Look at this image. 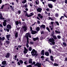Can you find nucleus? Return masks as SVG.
Here are the masks:
<instances>
[{"label":"nucleus","mask_w":67,"mask_h":67,"mask_svg":"<svg viewBox=\"0 0 67 67\" xmlns=\"http://www.w3.org/2000/svg\"><path fill=\"white\" fill-rule=\"evenodd\" d=\"M36 3V4H39V2L38 0H36L35 1Z\"/></svg>","instance_id":"obj_25"},{"label":"nucleus","mask_w":67,"mask_h":67,"mask_svg":"<svg viewBox=\"0 0 67 67\" xmlns=\"http://www.w3.org/2000/svg\"><path fill=\"white\" fill-rule=\"evenodd\" d=\"M18 37V32H16L15 36V39Z\"/></svg>","instance_id":"obj_15"},{"label":"nucleus","mask_w":67,"mask_h":67,"mask_svg":"<svg viewBox=\"0 0 67 67\" xmlns=\"http://www.w3.org/2000/svg\"><path fill=\"white\" fill-rule=\"evenodd\" d=\"M40 30V28L39 27H37L36 28V30L37 31V32H38V31H39Z\"/></svg>","instance_id":"obj_20"},{"label":"nucleus","mask_w":67,"mask_h":67,"mask_svg":"<svg viewBox=\"0 0 67 67\" xmlns=\"http://www.w3.org/2000/svg\"><path fill=\"white\" fill-rule=\"evenodd\" d=\"M6 61H4L2 62V65H4L6 64Z\"/></svg>","instance_id":"obj_22"},{"label":"nucleus","mask_w":67,"mask_h":67,"mask_svg":"<svg viewBox=\"0 0 67 67\" xmlns=\"http://www.w3.org/2000/svg\"><path fill=\"white\" fill-rule=\"evenodd\" d=\"M11 9V10H14V6H13Z\"/></svg>","instance_id":"obj_62"},{"label":"nucleus","mask_w":67,"mask_h":67,"mask_svg":"<svg viewBox=\"0 0 67 67\" xmlns=\"http://www.w3.org/2000/svg\"><path fill=\"white\" fill-rule=\"evenodd\" d=\"M26 35L25 36V37H26V38H27V37L29 38H29H31V34L29 32L26 33Z\"/></svg>","instance_id":"obj_2"},{"label":"nucleus","mask_w":67,"mask_h":67,"mask_svg":"<svg viewBox=\"0 0 67 67\" xmlns=\"http://www.w3.org/2000/svg\"><path fill=\"white\" fill-rule=\"evenodd\" d=\"M48 41L52 43L53 45H55V42L54 41H55V40L53 38H50L48 40Z\"/></svg>","instance_id":"obj_1"},{"label":"nucleus","mask_w":67,"mask_h":67,"mask_svg":"<svg viewBox=\"0 0 67 67\" xmlns=\"http://www.w3.org/2000/svg\"><path fill=\"white\" fill-rule=\"evenodd\" d=\"M65 3H66V4H67V0H65Z\"/></svg>","instance_id":"obj_64"},{"label":"nucleus","mask_w":67,"mask_h":67,"mask_svg":"<svg viewBox=\"0 0 67 67\" xmlns=\"http://www.w3.org/2000/svg\"><path fill=\"white\" fill-rule=\"evenodd\" d=\"M6 30L8 32H9V31H10V30L9 29H8L6 28Z\"/></svg>","instance_id":"obj_56"},{"label":"nucleus","mask_w":67,"mask_h":67,"mask_svg":"<svg viewBox=\"0 0 67 67\" xmlns=\"http://www.w3.org/2000/svg\"><path fill=\"white\" fill-rule=\"evenodd\" d=\"M24 1H23L22 2V3H25L26 2V0H24Z\"/></svg>","instance_id":"obj_39"},{"label":"nucleus","mask_w":67,"mask_h":67,"mask_svg":"<svg viewBox=\"0 0 67 67\" xmlns=\"http://www.w3.org/2000/svg\"><path fill=\"white\" fill-rule=\"evenodd\" d=\"M3 16L2 15V14L0 16V20H4V18L2 17Z\"/></svg>","instance_id":"obj_21"},{"label":"nucleus","mask_w":67,"mask_h":67,"mask_svg":"<svg viewBox=\"0 0 67 67\" xmlns=\"http://www.w3.org/2000/svg\"><path fill=\"white\" fill-rule=\"evenodd\" d=\"M62 44L63 45H64L65 47H66V43L65 42H63L62 43Z\"/></svg>","instance_id":"obj_29"},{"label":"nucleus","mask_w":67,"mask_h":67,"mask_svg":"<svg viewBox=\"0 0 67 67\" xmlns=\"http://www.w3.org/2000/svg\"><path fill=\"white\" fill-rule=\"evenodd\" d=\"M37 12H39L41 13V11H42V8H41L39 7L37 9Z\"/></svg>","instance_id":"obj_6"},{"label":"nucleus","mask_w":67,"mask_h":67,"mask_svg":"<svg viewBox=\"0 0 67 67\" xmlns=\"http://www.w3.org/2000/svg\"><path fill=\"white\" fill-rule=\"evenodd\" d=\"M32 49V48L31 47H29V51H31Z\"/></svg>","instance_id":"obj_36"},{"label":"nucleus","mask_w":67,"mask_h":67,"mask_svg":"<svg viewBox=\"0 0 67 67\" xmlns=\"http://www.w3.org/2000/svg\"><path fill=\"white\" fill-rule=\"evenodd\" d=\"M5 43H6L7 44H10V41L8 40H6L5 41Z\"/></svg>","instance_id":"obj_27"},{"label":"nucleus","mask_w":67,"mask_h":67,"mask_svg":"<svg viewBox=\"0 0 67 67\" xmlns=\"http://www.w3.org/2000/svg\"><path fill=\"white\" fill-rule=\"evenodd\" d=\"M48 6L50 8L52 9L53 8V4H48Z\"/></svg>","instance_id":"obj_14"},{"label":"nucleus","mask_w":67,"mask_h":67,"mask_svg":"<svg viewBox=\"0 0 67 67\" xmlns=\"http://www.w3.org/2000/svg\"><path fill=\"white\" fill-rule=\"evenodd\" d=\"M7 38H10V37L11 36L10 34L7 35L6 36Z\"/></svg>","instance_id":"obj_17"},{"label":"nucleus","mask_w":67,"mask_h":67,"mask_svg":"<svg viewBox=\"0 0 67 67\" xmlns=\"http://www.w3.org/2000/svg\"><path fill=\"white\" fill-rule=\"evenodd\" d=\"M21 11L19 10L18 11V13H19V14H21Z\"/></svg>","instance_id":"obj_50"},{"label":"nucleus","mask_w":67,"mask_h":67,"mask_svg":"<svg viewBox=\"0 0 67 67\" xmlns=\"http://www.w3.org/2000/svg\"><path fill=\"white\" fill-rule=\"evenodd\" d=\"M27 62V61L26 60L25 62H24V64L25 65H27V63H26Z\"/></svg>","instance_id":"obj_46"},{"label":"nucleus","mask_w":67,"mask_h":67,"mask_svg":"<svg viewBox=\"0 0 67 67\" xmlns=\"http://www.w3.org/2000/svg\"><path fill=\"white\" fill-rule=\"evenodd\" d=\"M40 27V29H42V28L43 29H44L45 28V26L44 24H42L41 25Z\"/></svg>","instance_id":"obj_9"},{"label":"nucleus","mask_w":67,"mask_h":67,"mask_svg":"<svg viewBox=\"0 0 67 67\" xmlns=\"http://www.w3.org/2000/svg\"><path fill=\"white\" fill-rule=\"evenodd\" d=\"M0 40L3 41H4V40H5V37L3 36L2 37V38H1V37H0Z\"/></svg>","instance_id":"obj_12"},{"label":"nucleus","mask_w":67,"mask_h":67,"mask_svg":"<svg viewBox=\"0 0 67 67\" xmlns=\"http://www.w3.org/2000/svg\"><path fill=\"white\" fill-rule=\"evenodd\" d=\"M30 44L31 45H33V44H34V42L33 41H31L30 42Z\"/></svg>","instance_id":"obj_35"},{"label":"nucleus","mask_w":67,"mask_h":67,"mask_svg":"<svg viewBox=\"0 0 67 67\" xmlns=\"http://www.w3.org/2000/svg\"><path fill=\"white\" fill-rule=\"evenodd\" d=\"M7 22H9H9H10V18H8L7 19Z\"/></svg>","instance_id":"obj_47"},{"label":"nucleus","mask_w":67,"mask_h":67,"mask_svg":"<svg viewBox=\"0 0 67 67\" xmlns=\"http://www.w3.org/2000/svg\"><path fill=\"white\" fill-rule=\"evenodd\" d=\"M27 67H32V65L30 64L29 65H27Z\"/></svg>","instance_id":"obj_51"},{"label":"nucleus","mask_w":67,"mask_h":67,"mask_svg":"<svg viewBox=\"0 0 67 67\" xmlns=\"http://www.w3.org/2000/svg\"><path fill=\"white\" fill-rule=\"evenodd\" d=\"M35 54H36V53H37V51H36L35 49H32V50L31 52V54H35Z\"/></svg>","instance_id":"obj_5"},{"label":"nucleus","mask_w":67,"mask_h":67,"mask_svg":"<svg viewBox=\"0 0 67 67\" xmlns=\"http://www.w3.org/2000/svg\"><path fill=\"white\" fill-rule=\"evenodd\" d=\"M31 34H35L36 33H37V32L36 31H34L33 30H32L31 31Z\"/></svg>","instance_id":"obj_10"},{"label":"nucleus","mask_w":67,"mask_h":67,"mask_svg":"<svg viewBox=\"0 0 67 67\" xmlns=\"http://www.w3.org/2000/svg\"><path fill=\"white\" fill-rule=\"evenodd\" d=\"M44 58V56L43 55L42 56H41V59H43V58Z\"/></svg>","instance_id":"obj_60"},{"label":"nucleus","mask_w":67,"mask_h":67,"mask_svg":"<svg viewBox=\"0 0 67 67\" xmlns=\"http://www.w3.org/2000/svg\"><path fill=\"white\" fill-rule=\"evenodd\" d=\"M29 64H32V59H30L29 60Z\"/></svg>","instance_id":"obj_19"},{"label":"nucleus","mask_w":67,"mask_h":67,"mask_svg":"<svg viewBox=\"0 0 67 67\" xmlns=\"http://www.w3.org/2000/svg\"><path fill=\"white\" fill-rule=\"evenodd\" d=\"M38 40V37L34 38H33V40H34V41H36V40Z\"/></svg>","instance_id":"obj_24"},{"label":"nucleus","mask_w":67,"mask_h":67,"mask_svg":"<svg viewBox=\"0 0 67 67\" xmlns=\"http://www.w3.org/2000/svg\"><path fill=\"white\" fill-rule=\"evenodd\" d=\"M48 51H49L50 53V54H51V53H52V51L51 49H49V50H48Z\"/></svg>","instance_id":"obj_41"},{"label":"nucleus","mask_w":67,"mask_h":67,"mask_svg":"<svg viewBox=\"0 0 67 67\" xmlns=\"http://www.w3.org/2000/svg\"><path fill=\"white\" fill-rule=\"evenodd\" d=\"M23 29H24V30L25 32H26L27 30V27L24 25L23 27H22Z\"/></svg>","instance_id":"obj_8"},{"label":"nucleus","mask_w":67,"mask_h":67,"mask_svg":"<svg viewBox=\"0 0 67 67\" xmlns=\"http://www.w3.org/2000/svg\"><path fill=\"white\" fill-rule=\"evenodd\" d=\"M24 7H25V8H27V5L26 4L24 5Z\"/></svg>","instance_id":"obj_58"},{"label":"nucleus","mask_w":67,"mask_h":67,"mask_svg":"<svg viewBox=\"0 0 67 67\" xmlns=\"http://www.w3.org/2000/svg\"><path fill=\"white\" fill-rule=\"evenodd\" d=\"M37 66L38 67H41V63H39L38 62L37 63Z\"/></svg>","instance_id":"obj_16"},{"label":"nucleus","mask_w":67,"mask_h":67,"mask_svg":"<svg viewBox=\"0 0 67 67\" xmlns=\"http://www.w3.org/2000/svg\"><path fill=\"white\" fill-rule=\"evenodd\" d=\"M7 20H4V22H3V24L4 26H6V25H7Z\"/></svg>","instance_id":"obj_4"},{"label":"nucleus","mask_w":67,"mask_h":67,"mask_svg":"<svg viewBox=\"0 0 67 67\" xmlns=\"http://www.w3.org/2000/svg\"><path fill=\"white\" fill-rule=\"evenodd\" d=\"M32 56H35V57H36L38 55V54H37V53H34V54H32Z\"/></svg>","instance_id":"obj_18"},{"label":"nucleus","mask_w":67,"mask_h":67,"mask_svg":"<svg viewBox=\"0 0 67 67\" xmlns=\"http://www.w3.org/2000/svg\"><path fill=\"white\" fill-rule=\"evenodd\" d=\"M57 37L58 39H60L61 38V37L60 35L57 36Z\"/></svg>","instance_id":"obj_34"},{"label":"nucleus","mask_w":67,"mask_h":67,"mask_svg":"<svg viewBox=\"0 0 67 67\" xmlns=\"http://www.w3.org/2000/svg\"><path fill=\"white\" fill-rule=\"evenodd\" d=\"M20 33L21 34H23V30H20Z\"/></svg>","instance_id":"obj_33"},{"label":"nucleus","mask_w":67,"mask_h":67,"mask_svg":"<svg viewBox=\"0 0 67 67\" xmlns=\"http://www.w3.org/2000/svg\"><path fill=\"white\" fill-rule=\"evenodd\" d=\"M41 16V14H38V16L39 18H40V17Z\"/></svg>","instance_id":"obj_48"},{"label":"nucleus","mask_w":67,"mask_h":67,"mask_svg":"<svg viewBox=\"0 0 67 67\" xmlns=\"http://www.w3.org/2000/svg\"><path fill=\"white\" fill-rule=\"evenodd\" d=\"M54 39V40H57V37H56L55 36H54L52 37Z\"/></svg>","instance_id":"obj_32"},{"label":"nucleus","mask_w":67,"mask_h":67,"mask_svg":"<svg viewBox=\"0 0 67 67\" xmlns=\"http://www.w3.org/2000/svg\"><path fill=\"white\" fill-rule=\"evenodd\" d=\"M30 6L31 7H33V6H32V5H33V4H32V3H30Z\"/></svg>","instance_id":"obj_54"},{"label":"nucleus","mask_w":67,"mask_h":67,"mask_svg":"<svg viewBox=\"0 0 67 67\" xmlns=\"http://www.w3.org/2000/svg\"><path fill=\"white\" fill-rule=\"evenodd\" d=\"M53 66H58V64H57V63H55L53 64Z\"/></svg>","instance_id":"obj_31"},{"label":"nucleus","mask_w":67,"mask_h":67,"mask_svg":"<svg viewBox=\"0 0 67 67\" xmlns=\"http://www.w3.org/2000/svg\"><path fill=\"white\" fill-rule=\"evenodd\" d=\"M45 55L47 56H48L49 55V53L47 52H46L44 53Z\"/></svg>","instance_id":"obj_13"},{"label":"nucleus","mask_w":67,"mask_h":67,"mask_svg":"<svg viewBox=\"0 0 67 67\" xmlns=\"http://www.w3.org/2000/svg\"><path fill=\"white\" fill-rule=\"evenodd\" d=\"M25 16H27V17H29V15H28L27 13L25 14Z\"/></svg>","instance_id":"obj_38"},{"label":"nucleus","mask_w":67,"mask_h":67,"mask_svg":"<svg viewBox=\"0 0 67 67\" xmlns=\"http://www.w3.org/2000/svg\"><path fill=\"white\" fill-rule=\"evenodd\" d=\"M46 29H47V30H48V32H50V30H49V28H48V27H47L46 28Z\"/></svg>","instance_id":"obj_40"},{"label":"nucleus","mask_w":67,"mask_h":67,"mask_svg":"<svg viewBox=\"0 0 67 67\" xmlns=\"http://www.w3.org/2000/svg\"><path fill=\"white\" fill-rule=\"evenodd\" d=\"M55 32L56 33H57V34L59 33V34H60V33H61L60 31H57V30H55Z\"/></svg>","instance_id":"obj_28"},{"label":"nucleus","mask_w":67,"mask_h":67,"mask_svg":"<svg viewBox=\"0 0 67 67\" xmlns=\"http://www.w3.org/2000/svg\"><path fill=\"white\" fill-rule=\"evenodd\" d=\"M26 38L27 39V43H29V38H28V37H27Z\"/></svg>","instance_id":"obj_44"},{"label":"nucleus","mask_w":67,"mask_h":67,"mask_svg":"<svg viewBox=\"0 0 67 67\" xmlns=\"http://www.w3.org/2000/svg\"><path fill=\"white\" fill-rule=\"evenodd\" d=\"M24 48L25 51H26V52H27V51H28V50H27V49L26 47H24Z\"/></svg>","instance_id":"obj_49"},{"label":"nucleus","mask_w":67,"mask_h":67,"mask_svg":"<svg viewBox=\"0 0 67 67\" xmlns=\"http://www.w3.org/2000/svg\"><path fill=\"white\" fill-rule=\"evenodd\" d=\"M10 56V53L9 52H8L6 53V55L5 56L6 58H9Z\"/></svg>","instance_id":"obj_7"},{"label":"nucleus","mask_w":67,"mask_h":67,"mask_svg":"<svg viewBox=\"0 0 67 67\" xmlns=\"http://www.w3.org/2000/svg\"><path fill=\"white\" fill-rule=\"evenodd\" d=\"M36 19L37 20H40V19L38 17V16H37Z\"/></svg>","instance_id":"obj_55"},{"label":"nucleus","mask_w":67,"mask_h":67,"mask_svg":"<svg viewBox=\"0 0 67 67\" xmlns=\"http://www.w3.org/2000/svg\"><path fill=\"white\" fill-rule=\"evenodd\" d=\"M23 52H24V54H26L27 53V51H23Z\"/></svg>","instance_id":"obj_43"},{"label":"nucleus","mask_w":67,"mask_h":67,"mask_svg":"<svg viewBox=\"0 0 67 67\" xmlns=\"http://www.w3.org/2000/svg\"><path fill=\"white\" fill-rule=\"evenodd\" d=\"M35 62L34 61L31 64V65H35Z\"/></svg>","instance_id":"obj_42"},{"label":"nucleus","mask_w":67,"mask_h":67,"mask_svg":"<svg viewBox=\"0 0 67 67\" xmlns=\"http://www.w3.org/2000/svg\"><path fill=\"white\" fill-rule=\"evenodd\" d=\"M6 27L8 29H11V25L8 24L7 25Z\"/></svg>","instance_id":"obj_11"},{"label":"nucleus","mask_w":67,"mask_h":67,"mask_svg":"<svg viewBox=\"0 0 67 67\" xmlns=\"http://www.w3.org/2000/svg\"><path fill=\"white\" fill-rule=\"evenodd\" d=\"M37 23L38 24H40V21L38 20H37Z\"/></svg>","instance_id":"obj_57"},{"label":"nucleus","mask_w":67,"mask_h":67,"mask_svg":"<svg viewBox=\"0 0 67 67\" xmlns=\"http://www.w3.org/2000/svg\"><path fill=\"white\" fill-rule=\"evenodd\" d=\"M54 33H51V36H54Z\"/></svg>","instance_id":"obj_63"},{"label":"nucleus","mask_w":67,"mask_h":67,"mask_svg":"<svg viewBox=\"0 0 67 67\" xmlns=\"http://www.w3.org/2000/svg\"><path fill=\"white\" fill-rule=\"evenodd\" d=\"M50 59L53 62H54V59H53V56H51L50 57Z\"/></svg>","instance_id":"obj_23"},{"label":"nucleus","mask_w":67,"mask_h":67,"mask_svg":"<svg viewBox=\"0 0 67 67\" xmlns=\"http://www.w3.org/2000/svg\"><path fill=\"white\" fill-rule=\"evenodd\" d=\"M51 17H48V18L47 19L48 20H51Z\"/></svg>","instance_id":"obj_53"},{"label":"nucleus","mask_w":67,"mask_h":67,"mask_svg":"<svg viewBox=\"0 0 67 67\" xmlns=\"http://www.w3.org/2000/svg\"><path fill=\"white\" fill-rule=\"evenodd\" d=\"M15 24L16 25L18 26V25H19V22H18V21H17L15 22Z\"/></svg>","instance_id":"obj_26"},{"label":"nucleus","mask_w":67,"mask_h":67,"mask_svg":"<svg viewBox=\"0 0 67 67\" xmlns=\"http://www.w3.org/2000/svg\"><path fill=\"white\" fill-rule=\"evenodd\" d=\"M44 31H42L41 32V34H44Z\"/></svg>","instance_id":"obj_61"},{"label":"nucleus","mask_w":67,"mask_h":67,"mask_svg":"<svg viewBox=\"0 0 67 67\" xmlns=\"http://www.w3.org/2000/svg\"><path fill=\"white\" fill-rule=\"evenodd\" d=\"M49 60H48V58H47L46 59V61H48Z\"/></svg>","instance_id":"obj_59"},{"label":"nucleus","mask_w":67,"mask_h":67,"mask_svg":"<svg viewBox=\"0 0 67 67\" xmlns=\"http://www.w3.org/2000/svg\"><path fill=\"white\" fill-rule=\"evenodd\" d=\"M4 5H3L2 6L1 8H0V9H3V7H4Z\"/></svg>","instance_id":"obj_37"},{"label":"nucleus","mask_w":67,"mask_h":67,"mask_svg":"<svg viewBox=\"0 0 67 67\" xmlns=\"http://www.w3.org/2000/svg\"><path fill=\"white\" fill-rule=\"evenodd\" d=\"M30 15H29V17H31L32 16V15H33L34 14H33V13L32 12L30 13Z\"/></svg>","instance_id":"obj_30"},{"label":"nucleus","mask_w":67,"mask_h":67,"mask_svg":"<svg viewBox=\"0 0 67 67\" xmlns=\"http://www.w3.org/2000/svg\"><path fill=\"white\" fill-rule=\"evenodd\" d=\"M55 23L57 24V25H59V23L58 21H55Z\"/></svg>","instance_id":"obj_52"},{"label":"nucleus","mask_w":67,"mask_h":67,"mask_svg":"<svg viewBox=\"0 0 67 67\" xmlns=\"http://www.w3.org/2000/svg\"><path fill=\"white\" fill-rule=\"evenodd\" d=\"M18 64L19 66L20 65V64H23V61L22 60H19V62H18Z\"/></svg>","instance_id":"obj_3"},{"label":"nucleus","mask_w":67,"mask_h":67,"mask_svg":"<svg viewBox=\"0 0 67 67\" xmlns=\"http://www.w3.org/2000/svg\"><path fill=\"white\" fill-rule=\"evenodd\" d=\"M58 16H59V15H58V14L57 13L55 14V16L56 17H58Z\"/></svg>","instance_id":"obj_45"}]
</instances>
